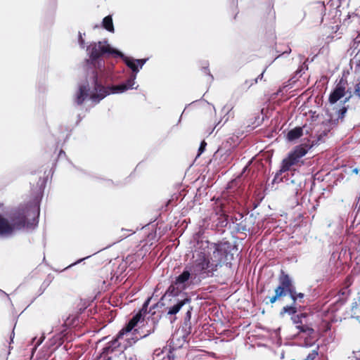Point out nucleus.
<instances>
[{
  "instance_id": "9",
  "label": "nucleus",
  "mask_w": 360,
  "mask_h": 360,
  "mask_svg": "<svg viewBox=\"0 0 360 360\" xmlns=\"http://www.w3.org/2000/svg\"><path fill=\"white\" fill-rule=\"evenodd\" d=\"M304 317L303 314L294 316L292 319L293 323L296 325L297 329L299 330V333L301 338L306 339L312 338L314 339L313 335L314 334V330L306 325L302 324V318Z\"/></svg>"
},
{
  "instance_id": "8",
  "label": "nucleus",
  "mask_w": 360,
  "mask_h": 360,
  "mask_svg": "<svg viewBox=\"0 0 360 360\" xmlns=\"http://www.w3.org/2000/svg\"><path fill=\"white\" fill-rule=\"evenodd\" d=\"M191 300V298L186 296L180 298L176 297V295H174L173 298L170 300L171 304L167 308V315H176L184 305L189 304Z\"/></svg>"
},
{
  "instance_id": "30",
  "label": "nucleus",
  "mask_w": 360,
  "mask_h": 360,
  "mask_svg": "<svg viewBox=\"0 0 360 360\" xmlns=\"http://www.w3.org/2000/svg\"><path fill=\"white\" fill-rule=\"evenodd\" d=\"M102 359H105V356H101L100 360H102Z\"/></svg>"
},
{
  "instance_id": "16",
  "label": "nucleus",
  "mask_w": 360,
  "mask_h": 360,
  "mask_svg": "<svg viewBox=\"0 0 360 360\" xmlns=\"http://www.w3.org/2000/svg\"><path fill=\"white\" fill-rule=\"evenodd\" d=\"M318 356V349H313L307 356L304 360H314Z\"/></svg>"
},
{
  "instance_id": "11",
  "label": "nucleus",
  "mask_w": 360,
  "mask_h": 360,
  "mask_svg": "<svg viewBox=\"0 0 360 360\" xmlns=\"http://www.w3.org/2000/svg\"><path fill=\"white\" fill-rule=\"evenodd\" d=\"M347 110V109L345 106H342L339 110H335L334 113L330 112V116L331 120L338 121L339 120H342Z\"/></svg>"
},
{
  "instance_id": "3",
  "label": "nucleus",
  "mask_w": 360,
  "mask_h": 360,
  "mask_svg": "<svg viewBox=\"0 0 360 360\" xmlns=\"http://www.w3.org/2000/svg\"><path fill=\"white\" fill-rule=\"evenodd\" d=\"M39 208L33 205L15 211L9 219L0 214V237H8L17 231L34 229L38 224Z\"/></svg>"
},
{
  "instance_id": "12",
  "label": "nucleus",
  "mask_w": 360,
  "mask_h": 360,
  "mask_svg": "<svg viewBox=\"0 0 360 360\" xmlns=\"http://www.w3.org/2000/svg\"><path fill=\"white\" fill-rule=\"evenodd\" d=\"M302 135V129L301 127H296L290 130L287 134L288 141H294L300 138Z\"/></svg>"
},
{
  "instance_id": "31",
  "label": "nucleus",
  "mask_w": 360,
  "mask_h": 360,
  "mask_svg": "<svg viewBox=\"0 0 360 360\" xmlns=\"http://www.w3.org/2000/svg\"><path fill=\"white\" fill-rule=\"evenodd\" d=\"M348 101V98H345L344 103L347 102Z\"/></svg>"
},
{
  "instance_id": "25",
  "label": "nucleus",
  "mask_w": 360,
  "mask_h": 360,
  "mask_svg": "<svg viewBox=\"0 0 360 360\" xmlns=\"http://www.w3.org/2000/svg\"><path fill=\"white\" fill-rule=\"evenodd\" d=\"M263 75H264V72H262L258 77L257 78L255 79V82L257 83L258 82L259 79H262V78L263 77Z\"/></svg>"
},
{
  "instance_id": "4",
  "label": "nucleus",
  "mask_w": 360,
  "mask_h": 360,
  "mask_svg": "<svg viewBox=\"0 0 360 360\" xmlns=\"http://www.w3.org/2000/svg\"><path fill=\"white\" fill-rule=\"evenodd\" d=\"M143 320V314L141 311L137 313L133 318L129 321L126 327L122 328L118 333L117 338L112 342L111 347L115 348L122 344V341L126 342L124 344L123 347L126 348L135 344L140 338H146L149 333L138 337L136 335L137 330L135 329L132 332V330L138 324V323Z\"/></svg>"
},
{
  "instance_id": "28",
  "label": "nucleus",
  "mask_w": 360,
  "mask_h": 360,
  "mask_svg": "<svg viewBox=\"0 0 360 360\" xmlns=\"http://www.w3.org/2000/svg\"><path fill=\"white\" fill-rule=\"evenodd\" d=\"M353 172H354V173L357 174V173H358V169L356 168V169H354L353 170Z\"/></svg>"
},
{
  "instance_id": "27",
  "label": "nucleus",
  "mask_w": 360,
  "mask_h": 360,
  "mask_svg": "<svg viewBox=\"0 0 360 360\" xmlns=\"http://www.w3.org/2000/svg\"><path fill=\"white\" fill-rule=\"evenodd\" d=\"M311 345V342H306L305 343V346L308 347V346H310Z\"/></svg>"
},
{
  "instance_id": "32",
  "label": "nucleus",
  "mask_w": 360,
  "mask_h": 360,
  "mask_svg": "<svg viewBox=\"0 0 360 360\" xmlns=\"http://www.w3.org/2000/svg\"><path fill=\"white\" fill-rule=\"evenodd\" d=\"M176 320V318L174 317V319H171V322L174 321Z\"/></svg>"
},
{
  "instance_id": "13",
  "label": "nucleus",
  "mask_w": 360,
  "mask_h": 360,
  "mask_svg": "<svg viewBox=\"0 0 360 360\" xmlns=\"http://www.w3.org/2000/svg\"><path fill=\"white\" fill-rule=\"evenodd\" d=\"M102 26L110 32L113 33L115 31L112 19L110 15H108L103 19Z\"/></svg>"
},
{
  "instance_id": "7",
  "label": "nucleus",
  "mask_w": 360,
  "mask_h": 360,
  "mask_svg": "<svg viewBox=\"0 0 360 360\" xmlns=\"http://www.w3.org/2000/svg\"><path fill=\"white\" fill-rule=\"evenodd\" d=\"M287 292L295 302V290L292 285V281L288 275H283L279 279V285L275 290V295L270 298V302L274 303L280 297L285 296Z\"/></svg>"
},
{
  "instance_id": "15",
  "label": "nucleus",
  "mask_w": 360,
  "mask_h": 360,
  "mask_svg": "<svg viewBox=\"0 0 360 360\" xmlns=\"http://www.w3.org/2000/svg\"><path fill=\"white\" fill-rule=\"evenodd\" d=\"M283 313H288L289 314H294L296 313V309L292 306H286L283 309Z\"/></svg>"
},
{
  "instance_id": "5",
  "label": "nucleus",
  "mask_w": 360,
  "mask_h": 360,
  "mask_svg": "<svg viewBox=\"0 0 360 360\" xmlns=\"http://www.w3.org/2000/svg\"><path fill=\"white\" fill-rule=\"evenodd\" d=\"M311 147L310 145L307 143H302L295 147L293 150L288 154V157L283 160L281 169L276 174L273 181L278 182L279 176L282 173L288 171L292 166L297 164L307 153Z\"/></svg>"
},
{
  "instance_id": "18",
  "label": "nucleus",
  "mask_w": 360,
  "mask_h": 360,
  "mask_svg": "<svg viewBox=\"0 0 360 360\" xmlns=\"http://www.w3.org/2000/svg\"><path fill=\"white\" fill-rule=\"evenodd\" d=\"M191 310L192 307L189 306L188 309L186 311V316H185V322L190 321L191 318Z\"/></svg>"
},
{
  "instance_id": "19",
  "label": "nucleus",
  "mask_w": 360,
  "mask_h": 360,
  "mask_svg": "<svg viewBox=\"0 0 360 360\" xmlns=\"http://www.w3.org/2000/svg\"><path fill=\"white\" fill-rule=\"evenodd\" d=\"M207 143L205 141H202L199 147V149H198V156L200 155L201 153H202L205 149V146H206Z\"/></svg>"
},
{
  "instance_id": "17",
  "label": "nucleus",
  "mask_w": 360,
  "mask_h": 360,
  "mask_svg": "<svg viewBox=\"0 0 360 360\" xmlns=\"http://www.w3.org/2000/svg\"><path fill=\"white\" fill-rule=\"evenodd\" d=\"M78 42H79V44L81 48L84 49V39H83L82 37V34L81 32H79V35H78Z\"/></svg>"
},
{
  "instance_id": "29",
  "label": "nucleus",
  "mask_w": 360,
  "mask_h": 360,
  "mask_svg": "<svg viewBox=\"0 0 360 360\" xmlns=\"http://www.w3.org/2000/svg\"><path fill=\"white\" fill-rule=\"evenodd\" d=\"M291 183L292 184H295V179L291 180Z\"/></svg>"
},
{
  "instance_id": "10",
  "label": "nucleus",
  "mask_w": 360,
  "mask_h": 360,
  "mask_svg": "<svg viewBox=\"0 0 360 360\" xmlns=\"http://www.w3.org/2000/svg\"><path fill=\"white\" fill-rule=\"evenodd\" d=\"M345 85L342 84V82H340L330 93L328 98L329 103L331 105L335 104L345 96Z\"/></svg>"
},
{
  "instance_id": "14",
  "label": "nucleus",
  "mask_w": 360,
  "mask_h": 360,
  "mask_svg": "<svg viewBox=\"0 0 360 360\" xmlns=\"http://www.w3.org/2000/svg\"><path fill=\"white\" fill-rule=\"evenodd\" d=\"M352 316L353 318H356L359 319L360 318V295L359 297L358 302H355V304L352 307Z\"/></svg>"
},
{
  "instance_id": "24",
  "label": "nucleus",
  "mask_w": 360,
  "mask_h": 360,
  "mask_svg": "<svg viewBox=\"0 0 360 360\" xmlns=\"http://www.w3.org/2000/svg\"><path fill=\"white\" fill-rule=\"evenodd\" d=\"M295 297H296V300H297V299H302V298L304 297V294H303V293H301V292H300V293H297H297L295 292Z\"/></svg>"
},
{
  "instance_id": "26",
  "label": "nucleus",
  "mask_w": 360,
  "mask_h": 360,
  "mask_svg": "<svg viewBox=\"0 0 360 360\" xmlns=\"http://www.w3.org/2000/svg\"><path fill=\"white\" fill-rule=\"evenodd\" d=\"M88 257H86V258H88ZM86 259V257H85V258H84V259H79V260H78L77 262L74 263L72 265L76 264H77V263H79L81 261H82V260H84V259Z\"/></svg>"
},
{
  "instance_id": "6",
  "label": "nucleus",
  "mask_w": 360,
  "mask_h": 360,
  "mask_svg": "<svg viewBox=\"0 0 360 360\" xmlns=\"http://www.w3.org/2000/svg\"><path fill=\"white\" fill-rule=\"evenodd\" d=\"M86 51L92 61L98 59L103 54L112 55L114 57L120 55L119 51L112 48L107 41L91 43L87 46Z\"/></svg>"
},
{
  "instance_id": "21",
  "label": "nucleus",
  "mask_w": 360,
  "mask_h": 360,
  "mask_svg": "<svg viewBox=\"0 0 360 360\" xmlns=\"http://www.w3.org/2000/svg\"><path fill=\"white\" fill-rule=\"evenodd\" d=\"M126 359L127 360H137L135 355L133 354H128V355L126 354Z\"/></svg>"
},
{
  "instance_id": "23",
  "label": "nucleus",
  "mask_w": 360,
  "mask_h": 360,
  "mask_svg": "<svg viewBox=\"0 0 360 360\" xmlns=\"http://www.w3.org/2000/svg\"><path fill=\"white\" fill-rule=\"evenodd\" d=\"M355 94L358 96H360V82L358 84H356V86L355 87Z\"/></svg>"
},
{
  "instance_id": "22",
  "label": "nucleus",
  "mask_w": 360,
  "mask_h": 360,
  "mask_svg": "<svg viewBox=\"0 0 360 360\" xmlns=\"http://www.w3.org/2000/svg\"><path fill=\"white\" fill-rule=\"evenodd\" d=\"M44 338H44V335H42V336L41 337V338L37 341V342L36 343L35 347H34V350L36 349V348H37L38 346H39V345L42 343V342L44 341Z\"/></svg>"
},
{
  "instance_id": "2",
  "label": "nucleus",
  "mask_w": 360,
  "mask_h": 360,
  "mask_svg": "<svg viewBox=\"0 0 360 360\" xmlns=\"http://www.w3.org/2000/svg\"><path fill=\"white\" fill-rule=\"evenodd\" d=\"M118 53L120 55H117V57H120L127 66L131 70L132 74L130 77L125 82L120 84L104 87L98 84V74L94 75L91 82L92 90L91 89L89 82L87 81L79 85L78 91L75 96V101L78 105L82 104L87 98H89L94 103H98L109 94H122L129 89H137L138 86H134L136 75L148 59H134L125 56L120 51Z\"/></svg>"
},
{
  "instance_id": "1",
  "label": "nucleus",
  "mask_w": 360,
  "mask_h": 360,
  "mask_svg": "<svg viewBox=\"0 0 360 360\" xmlns=\"http://www.w3.org/2000/svg\"><path fill=\"white\" fill-rule=\"evenodd\" d=\"M201 250H195L191 265L186 266L169 286L168 291L176 295L190 285L192 275L212 276L222 265L230 264L233 255L230 253V246L226 243L211 244L202 243Z\"/></svg>"
},
{
  "instance_id": "20",
  "label": "nucleus",
  "mask_w": 360,
  "mask_h": 360,
  "mask_svg": "<svg viewBox=\"0 0 360 360\" xmlns=\"http://www.w3.org/2000/svg\"><path fill=\"white\" fill-rule=\"evenodd\" d=\"M100 72H102L104 68V62L103 60H98L97 61V67Z\"/></svg>"
}]
</instances>
